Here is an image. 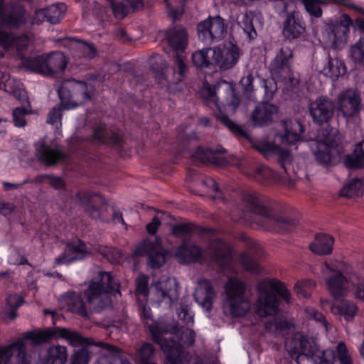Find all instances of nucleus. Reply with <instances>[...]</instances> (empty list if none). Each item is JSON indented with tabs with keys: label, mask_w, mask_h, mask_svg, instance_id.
<instances>
[{
	"label": "nucleus",
	"mask_w": 364,
	"mask_h": 364,
	"mask_svg": "<svg viewBox=\"0 0 364 364\" xmlns=\"http://www.w3.org/2000/svg\"><path fill=\"white\" fill-rule=\"evenodd\" d=\"M168 252L161 246V240L146 239L141 242L134 250L136 257L147 256L148 264L154 269L159 268L166 262Z\"/></svg>",
	"instance_id": "obj_14"
},
{
	"label": "nucleus",
	"mask_w": 364,
	"mask_h": 364,
	"mask_svg": "<svg viewBox=\"0 0 364 364\" xmlns=\"http://www.w3.org/2000/svg\"><path fill=\"white\" fill-rule=\"evenodd\" d=\"M241 171L244 174L260 183L269 184L280 181L276 172L264 165L254 166L251 168Z\"/></svg>",
	"instance_id": "obj_30"
},
{
	"label": "nucleus",
	"mask_w": 364,
	"mask_h": 364,
	"mask_svg": "<svg viewBox=\"0 0 364 364\" xmlns=\"http://www.w3.org/2000/svg\"><path fill=\"white\" fill-rule=\"evenodd\" d=\"M218 88V85L211 86L208 83H205L200 90V95L202 97L206 102L208 106H209L211 109H221L220 105L218 103V96L216 95V92Z\"/></svg>",
	"instance_id": "obj_49"
},
{
	"label": "nucleus",
	"mask_w": 364,
	"mask_h": 364,
	"mask_svg": "<svg viewBox=\"0 0 364 364\" xmlns=\"http://www.w3.org/2000/svg\"><path fill=\"white\" fill-rule=\"evenodd\" d=\"M299 2L304 6L306 12L311 18H318L323 15L321 9L322 5L326 3L322 0H299Z\"/></svg>",
	"instance_id": "obj_53"
},
{
	"label": "nucleus",
	"mask_w": 364,
	"mask_h": 364,
	"mask_svg": "<svg viewBox=\"0 0 364 364\" xmlns=\"http://www.w3.org/2000/svg\"><path fill=\"white\" fill-rule=\"evenodd\" d=\"M36 150L38 160L47 166H53L66 157L58 146L48 144L44 140H40L36 144Z\"/></svg>",
	"instance_id": "obj_26"
},
{
	"label": "nucleus",
	"mask_w": 364,
	"mask_h": 364,
	"mask_svg": "<svg viewBox=\"0 0 364 364\" xmlns=\"http://www.w3.org/2000/svg\"><path fill=\"white\" fill-rule=\"evenodd\" d=\"M213 48H208L193 53L191 57L193 65L198 68H209L214 65L212 60Z\"/></svg>",
	"instance_id": "obj_48"
},
{
	"label": "nucleus",
	"mask_w": 364,
	"mask_h": 364,
	"mask_svg": "<svg viewBox=\"0 0 364 364\" xmlns=\"http://www.w3.org/2000/svg\"><path fill=\"white\" fill-rule=\"evenodd\" d=\"M240 56L239 47L232 42L225 43L222 48L215 47L213 48L212 60L214 65L220 70H227L232 68L238 62Z\"/></svg>",
	"instance_id": "obj_19"
},
{
	"label": "nucleus",
	"mask_w": 364,
	"mask_h": 364,
	"mask_svg": "<svg viewBox=\"0 0 364 364\" xmlns=\"http://www.w3.org/2000/svg\"><path fill=\"white\" fill-rule=\"evenodd\" d=\"M278 107L268 102L257 105L250 114V120L254 127L268 126L276 118Z\"/></svg>",
	"instance_id": "obj_27"
},
{
	"label": "nucleus",
	"mask_w": 364,
	"mask_h": 364,
	"mask_svg": "<svg viewBox=\"0 0 364 364\" xmlns=\"http://www.w3.org/2000/svg\"><path fill=\"white\" fill-rule=\"evenodd\" d=\"M178 71L172 67H167L156 74V79L161 87L169 88L172 84H178L181 82L187 70L186 65L181 56L177 55L175 60Z\"/></svg>",
	"instance_id": "obj_24"
},
{
	"label": "nucleus",
	"mask_w": 364,
	"mask_h": 364,
	"mask_svg": "<svg viewBox=\"0 0 364 364\" xmlns=\"http://www.w3.org/2000/svg\"><path fill=\"white\" fill-rule=\"evenodd\" d=\"M92 86H89L87 83L75 80L64 82L58 89V95L63 105L69 104L67 101H70L75 96H80V103L88 102L91 100Z\"/></svg>",
	"instance_id": "obj_18"
},
{
	"label": "nucleus",
	"mask_w": 364,
	"mask_h": 364,
	"mask_svg": "<svg viewBox=\"0 0 364 364\" xmlns=\"http://www.w3.org/2000/svg\"><path fill=\"white\" fill-rule=\"evenodd\" d=\"M155 326H159V328H160L163 331V333H161V335H163L161 336L163 338H169L171 337V339H172L173 341L176 343H178L180 345L181 344L178 341H176L173 339L174 336L178 338V339L183 344L188 346H191L195 343L196 333L193 329L191 328V327L181 326L180 328H178L177 326H175L173 328L172 333L168 334L169 330L166 327H164L159 323H153L149 325L148 326L149 331L151 332V327Z\"/></svg>",
	"instance_id": "obj_28"
},
{
	"label": "nucleus",
	"mask_w": 364,
	"mask_h": 364,
	"mask_svg": "<svg viewBox=\"0 0 364 364\" xmlns=\"http://www.w3.org/2000/svg\"><path fill=\"white\" fill-rule=\"evenodd\" d=\"M345 166L348 168H360L364 165V141L355 145L353 154L347 155Z\"/></svg>",
	"instance_id": "obj_43"
},
{
	"label": "nucleus",
	"mask_w": 364,
	"mask_h": 364,
	"mask_svg": "<svg viewBox=\"0 0 364 364\" xmlns=\"http://www.w3.org/2000/svg\"><path fill=\"white\" fill-rule=\"evenodd\" d=\"M198 286L196 299L203 308L210 311L216 296L213 284L209 279H203L198 282Z\"/></svg>",
	"instance_id": "obj_33"
},
{
	"label": "nucleus",
	"mask_w": 364,
	"mask_h": 364,
	"mask_svg": "<svg viewBox=\"0 0 364 364\" xmlns=\"http://www.w3.org/2000/svg\"><path fill=\"white\" fill-rule=\"evenodd\" d=\"M21 64L29 71L46 75L45 55L22 58Z\"/></svg>",
	"instance_id": "obj_44"
},
{
	"label": "nucleus",
	"mask_w": 364,
	"mask_h": 364,
	"mask_svg": "<svg viewBox=\"0 0 364 364\" xmlns=\"http://www.w3.org/2000/svg\"><path fill=\"white\" fill-rule=\"evenodd\" d=\"M280 125L283 130L281 134V139L283 143L296 144L301 141L304 128L299 121L285 119L281 121Z\"/></svg>",
	"instance_id": "obj_29"
},
{
	"label": "nucleus",
	"mask_w": 364,
	"mask_h": 364,
	"mask_svg": "<svg viewBox=\"0 0 364 364\" xmlns=\"http://www.w3.org/2000/svg\"><path fill=\"white\" fill-rule=\"evenodd\" d=\"M282 9L279 15L283 18L282 34L289 40L297 39L306 32V23L302 14L297 10L287 11V4L283 1L277 3Z\"/></svg>",
	"instance_id": "obj_11"
},
{
	"label": "nucleus",
	"mask_w": 364,
	"mask_h": 364,
	"mask_svg": "<svg viewBox=\"0 0 364 364\" xmlns=\"http://www.w3.org/2000/svg\"><path fill=\"white\" fill-rule=\"evenodd\" d=\"M91 255V249L82 240H77L67 244L64 252L55 258V264H70L82 260Z\"/></svg>",
	"instance_id": "obj_20"
},
{
	"label": "nucleus",
	"mask_w": 364,
	"mask_h": 364,
	"mask_svg": "<svg viewBox=\"0 0 364 364\" xmlns=\"http://www.w3.org/2000/svg\"><path fill=\"white\" fill-rule=\"evenodd\" d=\"M112 291L120 294L119 284L110 273L100 272L84 292L90 310L99 313L106 309H112V301L110 297V293Z\"/></svg>",
	"instance_id": "obj_2"
},
{
	"label": "nucleus",
	"mask_w": 364,
	"mask_h": 364,
	"mask_svg": "<svg viewBox=\"0 0 364 364\" xmlns=\"http://www.w3.org/2000/svg\"><path fill=\"white\" fill-rule=\"evenodd\" d=\"M223 147L217 148L216 149H204L198 147L194 154L195 157L205 163H211L216 166H225L228 164V161L224 157L218 156V154L225 152Z\"/></svg>",
	"instance_id": "obj_37"
},
{
	"label": "nucleus",
	"mask_w": 364,
	"mask_h": 364,
	"mask_svg": "<svg viewBox=\"0 0 364 364\" xmlns=\"http://www.w3.org/2000/svg\"><path fill=\"white\" fill-rule=\"evenodd\" d=\"M322 272L327 289L334 299L338 300L347 295L350 288L349 277L351 274L347 273L344 262H325Z\"/></svg>",
	"instance_id": "obj_8"
},
{
	"label": "nucleus",
	"mask_w": 364,
	"mask_h": 364,
	"mask_svg": "<svg viewBox=\"0 0 364 364\" xmlns=\"http://www.w3.org/2000/svg\"><path fill=\"white\" fill-rule=\"evenodd\" d=\"M76 197L90 217L94 219H101L100 209L96 205L101 200L99 195L90 191H80L77 193Z\"/></svg>",
	"instance_id": "obj_32"
},
{
	"label": "nucleus",
	"mask_w": 364,
	"mask_h": 364,
	"mask_svg": "<svg viewBox=\"0 0 364 364\" xmlns=\"http://www.w3.org/2000/svg\"><path fill=\"white\" fill-rule=\"evenodd\" d=\"M254 16L252 12H246L240 21V26L242 28L244 32L247 34V38L250 40L255 39L257 36V31L253 25Z\"/></svg>",
	"instance_id": "obj_59"
},
{
	"label": "nucleus",
	"mask_w": 364,
	"mask_h": 364,
	"mask_svg": "<svg viewBox=\"0 0 364 364\" xmlns=\"http://www.w3.org/2000/svg\"><path fill=\"white\" fill-rule=\"evenodd\" d=\"M350 287L355 288V295L357 298L364 299V279L360 278L355 273H351L349 277Z\"/></svg>",
	"instance_id": "obj_63"
},
{
	"label": "nucleus",
	"mask_w": 364,
	"mask_h": 364,
	"mask_svg": "<svg viewBox=\"0 0 364 364\" xmlns=\"http://www.w3.org/2000/svg\"><path fill=\"white\" fill-rule=\"evenodd\" d=\"M30 364L23 340L6 346H0V364Z\"/></svg>",
	"instance_id": "obj_21"
},
{
	"label": "nucleus",
	"mask_w": 364,
	"mask_h": 364,
	"mask_svg": "<svg viewBox=\"0 0 364 364\" xmlns=\"http://www.w3.org/2000/svg\"><path fill=\"white\" fill-rule=\"evenodd\" d=\"M166 36L170 47L176 52V56H180L179 53L183 52L188 46L186 30L181 26H175L166 31Z\"/></svg>",
	"instance_id": "obj_31"
},
{
	"label": "nucleus",
	"mask_w": 364,
	"mask_h": 364,
	"mask_svg": "<svg viewBox=\"0 0 364 364\" xmlns=\"http://www.w3.org/2000/svg\"><path fill=\"white\" fill-rule=\"evenodd\" d=\"M245 210L260 217L258 226L270 232H284L292 231L298 221L289 217L278 215L272 207L267 196L257 192H245L242 195Z\"/></svg>",
	"instance_id": "obj_1"
},
{
	"label": "nucleus",
	"mask_w": 364,
	"mask_h": 364,
	"mask_svg": "<svg viewBox=\"0 0 364 364\" xmlns=\"http://www.w3.org/2000/svg\"><path fill=\"white\" fill-rule=\"evenodd\" d=\"M291 326V323L285 319L274 318L265 323V329L274 336H284L288 333Z\"/></svg>",
	"instance_id": "obj_46"
},
{
	"label": "nucleus",
	"mask_w": 364,
	"mask_h": 364,
	"mask_svg": "<svg viewBox=\"0 0 364 364\" xmlns=\"http://www.w3.org/2000/svg\"><path fill=\"white\" fill-rule=\"evenodd\" d=\"M285 349L296 364H300L301 355L313 358L315 364H330L324 357V351L319 352V355L316 356L318 352L317 346L301 333H296L286 340Z\"/></svg>",
	"instance_id": "obj_9"
},
{
	"label": "nucleus",
	"mask_w": 364,
	"mask_h": 364,
	"mask_svg": "<svg viewBox=\"0 0 364 364\" xmlns=\"http://www.w3.org/2000/svg\"><path fill=\"white\" fill-rule=\"evenodd\" d=\"M46 75L52 76L64 71L67 65L65 56L62 52H53L45 55Z\"/></svg>",
	"instance_id": "obj_36"
},
{
	"label": "nucleus",
	"mask_w": 364,
	"mask_h": 364,
	"mask_svg": "<svg viewBox=\"0 0 364 364\" xmlns=\"http://www.w3.org/2000/svg\"><path fill=\"white\" fill-rule=\"evenodd\" d=\"M240 262L247 272L258 274L261 271L259 264L251 250L241 254L240 256Z\"/></svg>",
	"instance_id": "obj_52"
},
{
	"label": "nucleus",
	"mask_w": 364,
	"mask_h": 364,
	"mask_svg": "<svg viewBox=\"0 0 364 364\" xmlns=\"http://www.w3.org/2000/svg\"><path fill=\"white\" fill-rule=\"evenodd\" d=\"M364 186L363 181L357 177L353 178L348 185L345 186L341 191V195L346 197H354L363 194Z\"/></svg>",
	"instance_id": "obj_55"
},
{
	"label": "nucleus",
	"mask_w": 364,
	"mask_h": 364,
	"mask_svg": "<svg viewBox=\"0 0 364 364\" xmlns=\"http://www.w3.org/2000/svg\"><path fill=\"white\" fill-rule=\"evenodd\" d=\"M149 277L141 274L136 279V293L146 297L149 293L158 304L171 307L178 297V285L175 279H159L148 288Z\"/></svg>",
	"instance_id": "obj_6"
},
{
	"label": "nucleus",
	"mask_w": 364,
	"mask_h": 364,
	"mask_svg": "<svg viewBox=\"0 0 364 364\" xmlns=\"http://www.w3.org/2000/svg\"><path fill=\"white\" fill-rule=\"evenodd\" d=\"M293 51L288 46H282L269 64V72L272 80H263L262 84L267 98H272L276 90V82H281L291 87L299 85V80L294 76L290 61Z\"/></svg>",
	"instance_id": "obj_3"
},
{
	"label": "nucleus",
	"mask_w": 364,
	"mask_h": 364,
	"mask_svg": "<svg viewBox=\"0 0 364 364\" xmlns=\"http://www.w3.org/2000/svg\"><path fill=\"white\" fill-rule=\"evenodd\" d=\"M256 149L262 153L267 159L276 157L278 164L284 170L286 175L289 177L287 185L292 187L294 181L291 178L290 171L291 170V155L287 150L281 148L272 142H261L256 145Z\"/></svg>",
	"instance_id": "obj_15"
},
{
	"label": "nucleus",
	"mask_w": 364,
	"mask_h": 364,
	"mask_svg": "<svg viewBox=\"0 0 364 364\" xmlns=\"http://www.w3.org/2000/svg\"><path fill=\"white\" fill-rule=\"evenodd\" d=\"M216 118L235 136L245 138L247 137V135L245 131L235 122L230 119L226 114L222 113L218 114H217Z\"/></svg>",
	"instance_id": "obj_57"
},
{
	"label": "nucleus",
	"mask_w": 364,
	"mask_h": 364,
	"mask_svg": "<svg viewBox=\"0 0 364 364\" xmlns=\"http://www.w3.org/2000/svg\"><path fill=\"white\" fill-rule=\"evenodd\" d=\"M91 141L96 144H119L122 137L119 134L108 130L105 124H99L93 127Z\"/></svg>",
	"instance_id": "obj_35"
},
{
	"label": "nucleus",
	"mask_w": 364,
	"mask_h": 364,
	"mask_svg": "<svg viewBox=\"0 0 364 364\" xmlns=\"http://www.w3.org/2000/svg\"><path fill=\"white\" fill-rule=\"evenodd\" d=\"M56 333V329H45L38 332L28 331L24 333V338L32 340L36 344H41L49 341Z\"/></svg>",
	"instance_id": "obj_54"
},
{
	"label": "nucleus",
	"mask_w": 364,
	"mask_h": 364,
	"mask_svg": "<svg viewBox=\"0 0 364 364\" xmlns=\"http://www.w3.org/2000/svg\"><path fill=\"white\" fill-rule=\"evenodd\" d=\"M228 24L220 16H209L197 26L198 36L207 45L223 39L227 33Z\"/></svg>",
	"instance_id": "obj_13"
},
{
	"label": "nucleus",
	"mask_w": 364,
	"mask_h": 364,
	"mask_svg": "<svg viewBox=\"0 0 364 364\" xmlns=\"http://www.w3.org/2000/svg\"><path fill=\"white\" fill-rule=\"evenodd\" d=\"M225 298L223 309L232 318L245 316L250 310V299L245 296L247 284L237 277H230L224 287Z\"/></svg>",
	"instance_id": "obj_5"
},
{
	"label": "nucleus",
	"mask_w": 364,
	"mask_h": 364,
	"mask_svg": "<svg viewBox=\"0 0 364 364\" xmlns=\"http://www.w3.org/2000/svg\"><path fill=\"white\" fill-rule=\"evenodd\" d=\"M336 107L338 114L348 120L358 115L361 109V97L354 89H348L341 92L337 98Z\"/></svg>",
	"instance_id": "obj_16"
},
{
	"label": "nucleus",
	"mask_w": 364,
	"mask_h": 364,
	"mask_svg": "<svg viewBox=\"0 0 364 364\" xmlns=\"http://www.w3.org/2000/svg\"><path fill=\"white\" fill-rule=\"evenodd\" d=\"M68 360L67 348L63 346H53L48 348L43 364H65Z\"/></svg>",
	"instance_id": "obj_39"
},
{
	"label": "nucleus",
	"mask_w": 364,
	"mask_h": 364,
	"mask_svg": "<svg viewBox=\"0 0 364 364\" xmlns=\"http://www.w3.org/2000/svg\"><path fill=\"white\" fill-rule=\"evenodd\" d=\"M95 364H131L129 360L121 355L117 348H112L111 352L101 353V356Z\"/></svg>",
	"instance_id": "obj_47"
},
{
	"label": "nucleus",
	"mask_w": 364,
	"mask_h": 364,
	"mask_svg": "<svg viewBox=\"0 0 364 364\" xmlns=\"http://www.w3.org/2000/svg\"><path fill=\"white\" fill-rule=\"evenodd\" d=\"M44 9L47 21L51 24H56L62 19L66 11V6L64 4H53Z\"/></svg>",
	"instance_id": "obj_51"
},
{
	"label": "nucleus",
	"mask_w": 364,
	"mask_h": 364,
	"mask_svg": "<svg viewBox=\"0 0 364 364\" xmlns=\"http://www.w3.org/2000/svg\"><path fill=\"white\" fill-rule=\"evenodd\" d=\"M350 52L352 60L364 66V38H360L352 46Z\"/></svg>",
	"instance_id": "obj_60"
},
{
	"label": "nucleus",
	"mask_w": 364,
	"mask_h": 364,
	"mask_svg": "<svg viewBox=\"0 0 364 364\" xmlns=\"http://www.w3.org/2000/svg\"><path fill=\"white\" fill-rule=\"evenodd\" d=\"M324 74L331 78L336 79L346 72L345 63L338 58L328 57V63L323 68Z\"/></svg>",
	"instance_id": "obj_45"
},
{
	"label": "nucleus",
	"mask_w": 364,
	"mask_h": 364,
	"mask_svg": "<svg viewBox=\"0 0 364 364\" xmlns=\"http://www.w3.org/2000/svg\"><path fill=\"white\" fill-rule=\"evenodd\" d=\"M200 184L203 187L208 188V193H213V200H220L221 201L225 202V200L222 196V191L220 190L214 178L210 176H205L201 179Z\"/></svg>",
	"instance_id": "obj_58"
},
{
	"label": "nucleus",
	"mask_w": 364,
	"mask_h": 364,
	"mask_svg": "<svg viewBox=\"0 0 364 364\" xmlns=\"http://www.w3.org/2000/svg\"><path fill=\"white\" fill-rule=\"evenodd\" d=\"M316 149H314V154L318 163L321 164H328L331 161V149L333 141L328 139L325 141H315Z\"/></svg>",
	"instance_id": "obj_41"
},
{
	"label": "nucleus",
	"mask_w": 364,
	"mask_h": 364,
	"mask_svg": "<svg viewBox=\"0 0 364 364\" xmlns=\"http://www.w3.org/2000/svg\"><path fill=\"white\" fill-rule=\"evenodd\" d=\"M337 358L341 364H353L351 354L345 342L339 341L336 348Z\"/></svg>",
	"instance_id": "obj_61"
},
{
	"label": "nucleus",
	"mask_w": 364,
	"mask_h": 364,
	"mask_svg": "<svg viewBox=\"0 0 364 364\" xmlns=\"http://www.w3.org/2000/svg\"><path fill=\"white\" fill-rule=\"evenodd\" d=\"M331 309L333 314L343 316L348 321L354 318L358 311L355 303L349 300H343L338 304L332 305Z\"/></svg>",
	"instance_id": "obj_42"
},
{
	"label": "nucleus",
	"mask_w": 364,
	"mask_h": 364,
	"mask_svg": "<svg viewBox=\"0 0 364 364\" xmlns=\"http://www.w3.org/2000/svg\"><path fill=\"white\" fill-rule=\"evenodd\" d=\"M90 359V352L83 347L74 352L71 357L70 364H88Z\"/></svg>",
	"instance_id": "obj_64"
},
{
	"label": "nucleus",
	"mask_w": 364,
	"mask_h": 364,
	"mask_svg": "<svg viewBox=\"0 0 364 364\" xmlns=\"http://www.w3.org/2000/svg\"><path fill=\"white\" fill-rule=\"evenodd\" d=\"M61 304L63 308L67 311L87 317V310L85 303L83 301L80 293L69 291L62 297Z\"/></svg>",
	"instance_id": "obj_34"
},
{
	"label": "nucleus",
	"mask_w": 364,
	"mask_h": 364,
	"mask_svg": "<svg viewBox=\"0 0 364 364\" xmlns=\"http://www.w3.org/2000/svg\"><path fill=\"white\" fill-rule=\"evenodd\" d=\"M154 349L151 343H144L138 350L136 359L139 364H156L154 361Z\"/></svg>",
	"instance_id": "obj_56"
},
{
	"label": "nucleus",
	"mask_w": 364,
	"mask_h": 364,
	"mask_svg": "<svg viewBox=\"0 0 364 364\" xmlns=\"http://www.w3.org/2000/svg\"><path fill=\"white\" fill-rule=\"evenodd\" d=\"M0 19L8 26L18 28L27 21L25 8L18 4L11 3L4 10V0H0Z\"/></svg>",
	"instance_id": "obj_22"
},
{
	"label": "nucleus",
	"mask_w": 364,
	"mask_h": 364,
	"mask_svg": "<svg viewBox=\"0 0 364 364\" xmlns=\"http://www.w3.org/2000/svg\"><path fill=\"white\" fill-rule=\"evenodd\" d=\"M31 38L27 33L17 34L9 31H0V47L4 50H16L18 55L26 51Z\"/></svg>",
	"instance_id": "obj_23"
},
{
	"label": "nucleus",
	"mask_w": 364,
	"mask_h": 364,
	"mask_svg": "<svg viewBox=\"0 0 364 364\" xmlns=\"http://www.w3.org/2000/svg\"><path fill=\"white\" fill-rule=\"evenodd\" d=\"M334 239L326 234H318L309 245L311 252L317 255H329L333 250Z\"/></svg>",
	"instance_id": "obj_38"
},
{
	"label": "nucleus",
	"mask_w": 364,
	"mask_h": 364,
	"mask_svg": "<svg viewBox=\"0 0 364 364\" xmlns=\"http://www.w3.org/2000/svg\"><path fill=\"white\" fill-rule=\"evenodd\" d=\"M56 333L60 338L65 339L73 346H96L101 348L102 353L111 352L112 348H114L113 346L103 342H95L91 338H84L78 332L65 328H57Z\"/></svg>",
	"instance_id": "obj_25"
},
{
	"label": "nucleus",
	"mask_w": 364,
	"mask_h": 364,
	"mask_svg": "<svg viewBox=\"0 0 364 364\" xmlns=\"http://www.w3.org/2000/svg\"><path fill=\"white\" fill-rule=\"evenodd\" d=\"M162 331L159 326L151 328L154 341L160 346L166 355L164 364H203L201 360L191 356L182 345L173 341L171 337L163 338Z\"/></svg>",
	"instance_id": "obj_7"
},
{
	"label": "nucleus",
	"mask_w": 364,
	"mask_h": 364,
	"mask_svg": "<svg viewBox=\"0 0 364 364\" xmlns=\"http://www.w3.org/2000/svg\"><path fill=\"white\" fill-rule=\"evenodd\" d=\"M203 232L211 237L206 250L208 255L222 271L228 269L232 262L230 246L215 235V230L205 228Z\"/></svg>",
	"instance_id": "obj_12"
},
{
	"label": "nucleus",
	"mask_w": 364,
	"mask_h": 364,
	"mask_svg": "<svg viewBox=\"0 0 364 364\" xmlns=\"http://www.w3.org/2000/svg\"><path fill=\"white\" fill-rule=\"evenodd\" d=\"M315 283L311 279H305L297 282L294 286L295 291L304 298L310 296L311 290L314 288Z\"/></svg>",
	"instance_id": "obj_62"
},
{
	"label": "nucleus",
	"mask_w": 364,
	"mask_h": 364,
	"mask_svg": "<svg viewBox=\"0 0 364 364\" xmlns=\"http://www.w3.org/2000/svg\"><path fill=\"white\" fill-rule=\"evenodd\" d=\"M309 114L314 123L323 125L328 123L333 118L335 102L327 96H318L309 105Z\"/></svg>",
	"instance_id": "obj_17"
},
{
	"label": "nucleus",
	"mask_w": 364,
	"mask_h": 364,
	"mask_svg": "<svg viewBox=\"0 0 364 364\" xmlns=\"http://www.w3.org/2000/svg\"><path fill=\"white\" fill-rule=\"evenodd\" d=\"M93 250L111 263L117 264L120 262L122 252L117 248L112 246L97 245L93 247Z\"/></svg>",
	"instance_id": "obj_50"
},
{
	"label": "nucleus",
	"mask_w": 364,
	"mask_h": 364,
	"mask_svg": "<svg viewBox=\"0 0 364 364\" xmlns=\"http://www.w3.org/2000/svg\"><path fill=\"white\" fill-rule=\"evenodd\" d=\"M202 255L201 249L197 245H181L176 250V256L183 262L198 261Z\"/></svg>",
	"instance_id": "obj_40"
},
{
	"label": "nucleus",
	"mask_w": 364,
	"mask_h": 364,
	"mask_svg": "<svg viewBox=\"0 0 364 364\" xmlns=\"http://www.w3.org/2000/svg\"><path fill=\"white\" fill-rule=\"evenodd\" d=\"M353 21L348 14H343L339 19L329 22L323 28V36L327 43L335 49H341L347 43Z\"/></svg>",
	"instance_id": "obj_10"
},
{
	"label": "nucleus",
	"mask_w": 364,
	"mask_h": 364,
	"mask_svg": "<svg viewBox=\"0 0 364 364\" xmlns=\"http://www.w3.org/2000/svg\"><path fill=\"white\" fill-rule=\"evenodd\" d=\"M272 289L287 304L291 301V294L284 283L277 279H264L258 285L259 297L256 301V312L260 317L275 314L279 306V299L269 291Z\"/></svg>",
	"instance_id": "obj_4"
}]
</instances>
